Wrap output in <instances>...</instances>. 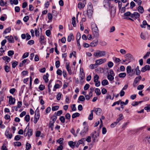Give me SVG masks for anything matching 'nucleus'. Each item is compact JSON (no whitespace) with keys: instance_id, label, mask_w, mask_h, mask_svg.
<instances>
[{"instance_id":"9","label":"nucleus","mask_w":150,"mask_h":150,"mask_svg":"<svg viewBox=\"0 0 150 150\" xmlns=\"http://www.w3.org/2000/svg\"><path fill=\"white\" fill-rule=\"evenodd\" d=\"M150 69V66L149 65H147L145 66L144 67H142L141 71L142 72H144L146 70H149Z\"/></svg>"},{"instance_id":"45","label":"nucleus","mask_w":150,"mask_h":150,"mask_svg":"<svg viewBox=\"0 0 150 150\" xmlns=\"http://www.w3.org/2000/svg\"><path fill=\"white\" fill-rule=\"evenodd\" d=\"M26 146V149L27 150L30 149L31 147V144L28 143H27L25 145Z\"/></svg>"},{"instance_id":"61","label":"nucleus","mask_w":150,"mask_h":150,"mask_svg":"<svg viewBox=\"0 0 150 150\" xmlns=\"http://www.w3.org/2000/svg\"><path fill=\"white\" fill-rule=\"evenodd\" d=\"M130 8L132 9L135 6V3L133 1H132L130 4Z\"/></svg>"},{"instance_id":"11","label":"nucleus","mask_w":150,"mask_h":150,"mask_svg":"<svg viewBox=\"0 0 150 150\" xmlns=\"http://www.w3.org/2000/svg\"><path fill=\"white\" fill-rule=\"evenodd\" d=\"M98 40L97 39L95 40L91 43L90 46L92 47H95L98 45Z\"/></svg>"},{"instance_id":"17","label":"nucleus","mask_w":150,"mask_h":150,"mask_svg":"<svg viewBox=\"0 0 150 150\" xmlns=\"http://www.w3.org/2000/svg\"><path fill=\"white\" fill-rule=\"evenodd\" d=\"M40 115L39 111L38 108L36 109L35 111V116L34 117H36L38 118H39Z\"/></svg>"},{"instance_id":"55","label":"nucleus","mask_w":150,"mask_h":150,"mask_svg":"<svg viewBox=\"0 0 150 150\" xmlns=\"http://www.w3.org/2000/svg\"><path fill=\"white\" fill-rule=\"evenodd\" d=\"M59 108V106H53L52 108V110L53 111H55L56 110H57Z\"/></svg>"},{"instance_id":"36","label":"nucleus","mask_w":150,"mask_h":150,"mask_svg":"<svg viewBox=\"0 0 150 150\" xmlns=\"http://www.w3.org/2000/svg\"><path fill=\"white\" fill-rule=\"evenodd\" d=\"M107 78L108 80H109L110 81H112L114 79L113 76L111 75L108 74L107 76Z\"/></svg>"},{"instance_id":"58","label":"nucleus","mask_w":150,"mask_h":150,"mask_svg":"<svg viewBox=\"0 0 150 150\" xmlns=\"http://www.w3.org/2000/svg\"><path fill=\"white\" fill-rule=\"evenodd\" d=\"M14 146H21V144L20 142H16L14 143Z\"/></svg>"},{"instance_id":"40","label":"nucleus","mask_w":150,"mask_h":150,"mask_svg":"<svg viewBox=\"0 0 150 150\" xmlns=\"http://www.w3.org/2000/svg\"><path fill=\"white\" fill-rule=\"evenodd\" d=\"M132 13L129 11L127 12L124 14V17H127L130 16L131 17Z\"/></svg>"},{"instance_id":"22","label":"nucleus","mask_w":150,"mask_h":150,"mask_svg":"<svg viewBox=\"0 0 150 150\" xmlns=\"http://www.w3.org/2000/svg\"><path fill=\"white\" fill-rule=\"evenodd\" d=\"M125 57L127 59H130L132 57V55L130 54H127L125 55Z\"/></svg>"},{"instance_id":"41","label":"nucleus","mask_w":150,"mask_h":150,"mask_svg":"<svg viewBox=\"0 0 150 150\" xmlns=\"http://www.w3.org/2000/svg\"><path fill=\"white\" fill-rule=\"evenodd\" d=\"M56 114V113H55L54 114V115H53V116H52V117H51L52 118V121L53 122L52 123H54L55 121H56L57 119V117L56 116V115H55Z\"/></svg>"},{"instance_id":"3","label":"nucleus","mask_w":150,"mask_h":150,"mask_svg":"<svg viewBox=\"0 0 150 150\" xmlns=\"http://www.w3.org/2000/svg\"><path fill=\"white\" fill-rule=\"evenodd\" d=\"M91 136L92 140L93 142H95L98 141V137L99 136V133L98 132L94 131V132L91 134Z\"/></svg>"},{"instance_id":"12","label":"nucleus","mask_w":150,"mask_h":150,"mask_svg":"<svg viewBox=\"0 0 150 150\" xmlns=\"http://www.w3.org/2000/svg\"><path fill=\"white\" fill-rule=\"evenodd\" d=\"M28 131L27 132L24 134V136H26L28 135L29 137H30L32 135L33 130L31 129H28Z\"/></svg>"},{"instance_id":"19","label":"nucleus","mask_w":150,"mask_h":150,"mask_svg":"<svg viewBox=\"0 0 150 150\" xmlns=\"http://www.w3.org/2000/svg\"><path fill=\"white\" fill-rule=\"evenodd\" d=\"M138 11L140 13H142L144 11L143 7L141 6H139L138 7Z\"/></svg>"},{"instance_id":"24","label":"nucleus","mask_w":150,"mask_h":150,"mask_svg":"<svg viewBox=\"0 0 150 150\" xmlns=\"http://www.w3.org/2000/svg\"><path fill=\"white\" fill-rule=\"evenodd\" d=\"M81 38V35L79 33H78L76 37V39L77 41V44H78V43H79V40Z\"/></svg>"},{"instance_id":"54","label":"nucleus","mask_w":150,"mask_h":150,"mask_svg":"<svg viewBox=\"0 0 150 150\" xmlns=\"http://www.w3.org/2000/svg\"><path fill=\"white\" fill-rule=\"evenodd\" d=\"M144 86L143 85H140L138 86L137 87L138 90H140L144 88Z\"/></svg>"},{"instance_id":"18","label":"nucleus","mask_w":150,"mask_h":150,"mask_svg":"<svg viewBox=\"0 0 150 150\" xmlns=\"http://www.w3.org/2000/svg\"><path fill=\"white\" fill-rule=\"evenodd\" d=\"M80 74V82L81 83H82L83 82V80L84 79L85 77V74L83 73V74Z\"/></svg>"},{"instance_id":"56","label":"nucleus","mask_w":150,"mask_h":150,"mask_svg":"<svg viewBox=\"0 0 150 150\" xmlns=\"http://www.w3.org/2000/svg\"><path fill=\"white\" fill-rule=\"evenodd\" d=\"M62 110H60L58 111L56 113L55 115L57 116H60L62 113Z\"/></svg>"},{"instance_id":"1","label":"nucleus","mask_w":150,"mask_h":150,"mask_svg":"<svg viewBox=\"0 0 150 150\" xmlns=\"http://www.w3.org/2000/svg\"><path fill=\"white\" fill-rule=\"evenodd\" d=\"M91 27L93 35L95 37H98L99 35V30L96 25L94 23L92 24Z\"/></svg>"},{"instance_id":"27","label":"nucleus","mask_w":150,"mask_h":150,"mask_svg":"<svg viewBox=\"0 0 150 150\" xmlns=\"http://www.w3.org/2000/svg\"><path fill=\"white\" fill-rule=\"evenodd\" d=\"M102 85L103 86L107 85L108 84V81L106 79L103 80L101 82Z\"/></svg>"},{"instance_id":"50","label":"nucleus","mask_w":150,"mask_h":150,"mask_svg":"<svg viewBox=\"0 0 150 150\" xmlns=\"http://www.w3.org/2000/svg\"><path fill=\"white\" fill-rule=\"evenodd\" d=\"M8 56H11L14 54V52L12 50H9L8 52Z\"/></svg>"},{"instance_id":"13","label":"nucleus","mask_w":150,"mask_h":150,"mask_svg":"<svg viewBox=\"0 0 150 150\" xmlns=\"http://www.w3.org/2000/svg\"><path fill=\"white\" fill-rule=\"evenodd\" d=\"M16 100L13 98L12 96H10L9 97V102L10 104H14L15 103Z\"/></svg>"},{"instance_id":"44","label":"nucleus","mask_w":150,"mask_h":150,"mask_svg":"<svg viewBox=\"0 0 150 150\" xmlns=\"http://www.w3.org/2000/svg\"><path fill=\"white\" fill-rule=\"evenodd\" d=\"M99 77L98 75L96 74L95 75L94 77V82H96L98 81Z\"/></svg>"},{"instance_id":"6","label":"nucleus","mask_w":150,"mask_h":150,"mask_svg":"<svg viewBox=\"0 0 150 150\" xmlns=\"http://www.w3.org/2000/svg\"><path fill=\"white\" fill-rule=\"evenodd\" d=\"M88 130V127L85 126L83 127V129L81 130L80 133V134L81 135H84L87 133Z\"/></svg>"},{"instance_id":"8","label":"nucleus","mask_w":150,"mask_h":150,"mask_svg":"<svg viewBox=\"0 0 150 150\" xmlns=\"http://www.w3.org/2000/svg\"><path fill=\"white\" fill-rule=\"evenodd\" d=\"M140 14L137 12H134L133 13H132L131 17L132 18H134L136 20L138 18H139L140 17Z\"/></svg>"},{"instance_id":"26","label":"nucleus","mask_w":150,"mask_h":150,"mask_svg":"<svg viewBox=\"0 0 150 150\" xmlns=\"http://www.w3.org/2000/svg\"><path fill=\"white\" fill-rule=\"evenodd\" d=\"M11 27H8L6 28L3 32V34H6L7 33H10L11 31Z\"/></svg>"},{"instance_id":"20","label":"nucleus","mask_w":150,"mask_h":150,"mask_svg":"<svg viewBox=\"0 0 150 150\" xmlns=\"http://www.w3.org/2000/svg\"><path fill=\"white\" fill-rule=\"evenodd\" d=\"M94 110H92L91 111V113L89 115L88 117V119L89 120H92L93 118V112L94 111Z\"/></svg>"},{"instance_id":"37","label":"nucleus","mask_w":150,"mask_h":150,"mask_svg":"<svg viewBox=\"0 0 150 150\" xmlns=\"http://www.w3.org/2000/svg\"><path fill=\"white\" fill-rule=\"evenodd\" d=\"M80 115V114L78 112H76L73 114L72 115V117L73 118H75L77 117H79Z\"/></svg>"},{"instance_id":"28","label":"nucleus","mask_w":150,"mask_h":150,"mask_svg":"<svg viewBox=\"0 0 150 150\" xmlns=\"http://www.w3.org/2000/svg\"><path fill=\"white\" fill-rule=\"evenodd\" d=\"M127 72L128 74L131 72L132 68L130 66H128L126 68Z\"/></svg>"},{"instance_id":"15","label":"nucleus","mask_w":150,"mask_h":150,"mask_svg":"<svg viewBox=\"0 0 150 150\" xmlns=\"http://www.w3.org/2000/svg\"><path fill=\"white\" fill-rule=\"evenodd\" d=\"M68 144L72 148L74 149L76 145V142H73L72 141H70L68 142Z\"/></svg>"},{"instance_id":"46","label":"nucleus","mask_w":150,"mask_h":150,"mask_svg":"<svg viewBox=\"0 0 150 150\" xmlns=\"http://www.w3.org/2000/svg\"><path fill=\"white\" fill-rule=\"evenodd\" d=\"M62 94L61 93H59L57 96V99L58 100H60L61 98Z\"/></svg>"},{"instance_id":"52","label":"nucleus","mask_w":150,"mask_h":150,"mask_svg":"<svg viewBox=\"0 0 150 150\" xmlns=\"http://www.w3.org/2000/svg\"><path fill=\"white\" fill-rule=\"evenodd\" d=\"M48 76L44 75L43 76V79L45 80V83H47L48 81Z\"/></svg>"},{"instance_id":"29","label":"nucleus","mask_w":150,"mask_h":150,"mask_svg":"<svg viewBox=\"0 0 150 150\" xmlns=\"http://www.w3.org/2000/svg\"><path fill=\"white\" fill-rule=\"evenodd\" d=\"M143 24H141L140 25V26L142 28H146L145 25H148L147 23L146 22V20H144L142 22Z\"/></svg>"},{"instance_id":"63","label":"nucleus","mask_w":150,"mask_h":150,"mask_svg":"<svg viewBox=\"0 0 150 150\" xmlns=\"http://www.w3.org/2000/svg\"><path fill=\"white\" fill-rule=\"evenodd\" d=\"M60 62L59 61H57L55 62V66L57 68H58L60 66Z\"/></svg>"},{"instance_id":"53","label":"nucleus","mask_w":150,"mask_h":150,"mask_svg":"<svg viewBox=\"0 0 150 150\" xmlns=\"http://www.w3.org/2000/svg\"><path fill=\"white\" fill-rule=\"evenodd\" d=\"M88 9H93L92 5L91 3H88Z\"/></svg>"},{"instance_id":"25","label":"nucleus","mask_w":150,"mask_h":150,"mask_svg":"<svg viewBox=\"0 0 150 150\" xmlns=\"http://www.w3.org/2000/svg\"><path fill=\"white\" fill-rule=\"evenodd\" d=\"M2 59L4 60H6L7 62H9L11 60V58L7 56H5L2 57Z\"/></svg>"},{"instance_id":"47","label":"nucleus","mask_w":150,"mask_h":150,"mask_svg":"<svg viewBox=\"0 0 150 150\" xmlns=\"http://www.w3.org/2000/svg\"><path fill=\"white\" fill-rule=\"evenodd\" d=\"M97 65L96 64V63L94 64H91L90 66V68L91 69H93L97 68Z\"/></svg>"},{"instance_id":"32","label":"nucleus","mask_w":150,"mask_h":150,"mask_svg":"<svg viewBox=\"0 0 150 150\" xmlns=\"http://www.w3.org/2000/svg\"><path fill=\"white\" fill-rule=\"evenodd\" d=\"M72 24L74 27H75L76 25V18L75 17H73L72 18Z\"/></svg>"},{"instance_id":"7","label":"nucleus","mask_w":150,"mask_h":150,"mask_svg":"<svg viewBox=\"0 0 150 150\" xmlns=\"http://www.w3.org/2000/svg\"><path fill=\"white\" fill-rule=\"evenodd\" d=\"M106 61V59L105 58L100 59H99L96 61V64L98 65L102 64L103 63L105 62Z\"/></svg>"},{"instance_id":"21","label":"nucleus","mask_w":150,"mask_h":150,"mask_svg":"<svg viewBox=\"0 0 150 150\" xmlns=\"http://www.w3.org/2000/svg\"><path fill=\"white\" fill-rule=\"evenodd\" d=\"M141 79V76L139 75L135 79L134 82L137 83Z\"/></svg>"},{"instance_id":"10","label":"nucleus","mask_w":150,"mask_h":150,"mask_svg":"<svg viewBox=\"0 0 150 150\" xmlns=\"http://www.w3.org/2000/svg\"><path fill=\"white\" fill-rule=\"evenodd\" d=\"M66 67L69 74L71 75L72 74V72L71 69L70 67L69 64V63L67 62L66 63Z\"/></svg>"},{"instance_id":"30","label":"nucleus","mask_w":150,"mask_h":150,"mask_svg":"<svg viewBox=\"0 0 150 150\" xmlns=\"http://www.w3.org/2000/svg\"><path fill=\"white\" fill-rule=\"evenodd\" d=\"M8 40L10 43H14V42L13 38L12 35H10L9 38H8Z\"/></svg>"},{"instance_id":"49","label":"nucleus","mask_w":150,"mask_h":150,"mask_svg":"<svg viewBox=\"0 0 150 150\" xmlns=\"http://www.w3.org/2000/svg\"><path fill=\"white\" fill-rule=\"evenodd\" d=\"M45 88V86L42 84L40 85L39 87V89L40 91H43Z\"/></svg>"},{"instance_id":"42","label":"nucleus","mask_w":150,"mask_h":150,"mask_svg":"<svg viewBox=\"0 0 150 150\" xmlns=\"http://www.w3.org/2000/svg\"><path fill=\"white\" fill-rule=\"evenodd\" d=\"M78 100L81 101H84L85 100V98L83 96H80L78 98Z\"/></svg>"},{"instance_id":"64","label":"nucleus","mask_w":150,"mask_h":150,"mask_svg":"<svg viewBox=\"0 0 150 150\" xmlns=\"http://www.w3.org/2000/svg\"><path fill=\"white\" fill-rule=\"evenodd\" d=\"M144 109L145 110H147L148 112L150 111V104H149L148 106H146L144 107Z\"/></svg>"},{"instance_id":"38","label":"nucleus","mask_w":150,"mask_h":150,"mask_svg":"<svg viewBox=\"0 0 150 150\" xmlns=\"http://www.w3.org/2000/svg\"><path fill=\"white\" fill-rule=\"evenodd\" d=\"M126 75V74L125 73H121L119 74V76L120 78H124Z\"/></svg>"},{"instance_id":"62","label":"nucleus","mask_w":150,"mask_h":150,"mask_svg":"<svg viewBox=\"0 0 150 150\" xmlns=\"http://www.w3.org/2000/svg\"><path fill=\"white\" fill-rule=\"evenodd\" d=\"M21 136L17 135L15 137L14 139L16 141H18L21 139Z\"/></svg>"},{"instance_id":"31","label":"nucleus","mask_w":150,"mask_h":150,"mask_svg":"<svg viewBox=\"0 0 150 150\" xmlns=\"http://www.w3.org/2000/svg\"><path fill=\"white\" fill-rule=\"evenodd\" d=\"M4 69L6 72L8 73L10 71V67L8 65H6L4 66Z\"/></svg>"},{"instance_id":"5","label":"nucleus","mask_w":150,"mask_h":150,"mask_svg":"<svg viewBox=\"0 0 150 150\" xmlns=\"http://www.w3.org/2000/svg\"><path fill=\"white\" fill-rule=\"evenodd\" d=\"M39 40L40 43L42 45H45L46 44V41L43 35H41L39 38Z\"/></svg>"},{"instance_id":"16","label":"nucleus","mask_w":150,"mask_h":150,"mask_svg":"<svg viewBox=\"0 0 150 150\" xmlns=\"http://www.w3.org/2000/svg\"><path fill=\"white\" fill-rule=\"evenodd\" d=\"M74 39V37L72 33H70L69 35L68 36L67 38V41L69 42L71 41L72 40Z\"/></svg>"},{"instance_id":"39","label":"nucleus","mask_w":150,"mask_h":150,"mask_svg":"<svg viewBox=\"0 0 150 150\" xmlns=\"http://www.w3.org/2000/svg\"><path fill=\"white\" fill-rule=\"evenodd\" d=\"M30 117L29 115H28L25 116L24 118V120L26 122H29L30 120Z\"/></svg>"},{"instance_id":"2","label":"nucleus","mask_w":150,"mask_h":150,"mask_svg":"<svg viewBox=\"0 0 150 150\" xmlns=\"http://www.w3.org/2000/svg\"><path fill=\"white\" fill-rule=\"evenodd\" d=\"M106 54V51L98 50L96 52H94L93 56L96 57L98 58L105 56Z\"/></svg>"},{"instance_id":"33","label":"nucleus","mask_w":150,"mask_h":150,"mask_svg":"<svg viewBox=\"0 0 150 150\" xmlns=\"http://www.w3.org/2000/svg\"><path fill=\"white\" fill-rule=\"evenodd\" d=\"M5 134L6 136L9 139L11 138L12 136V134H9L8 133V131L7 132V131L5 132Z\"/></svg>"},{"instance_id":"14","label":"nucleus","mask_w":150,"mask_h":150,"mask_svg":"<svg viewBox=\"0 0 150 150\" xmlns=\"http://www.w3.org/2000/svg\"><path fill=\"white\" fill-rule=\"evenodd\" d=\"M94 110V111L95 112L96 114L98 115H100L101 112L102 111L101 109L100 108H95V110Z\"/></svg>"},{"instance_id":"59","label":"nucleus","mask_w":150,"mask_h":150,"mask_svg":"<svg viewBox=\"0 0 150 150\" xmlns=\"http://www.w3.org/2000/svg\"><path fill=\"white\" fill-rule=\"evenodd\" d=\"M71 107L72 111H75L76 110V108L75 104H74L72 105L71 106Z\"/></svg>"},{"instance_id":"4","label":"nucleus","mask_w":150,"mask_h":150,"mask_svg":"<svg viewBox=\"0 0 150 150\" xmlns=\"http://www.w3.org/2000/svg\"><path fill=\"white\" fill-rule=\"evenodd\" d=\"M93 9H88L87 12H83V15L85 16H88L89 18H91L93 14Z\"/></svg>"},{"instance_id":"51","label":"nucleus","mask_w":150,"mask_h":150,"mask_svg":"<svg viewBox=\"0 0 150 150\" xmlns=\"http://www.w3.org/2000/svg\"><path fill=\"white\" fill-rule=\"evenodd\" d=\"M18 62L17 61L14 62L12 64V67L13 68H15V67L18 65Z\"/></svg>"},{"instance_id":"48","label":"nucleus","mask_w":150,"mask_h":150,"mask_svg":"<svg viewBox=\"0 0 150 150\" xmlns=\"http://www.w3.org/2000/svg\"><path fill=\"white\" fill-rule=\"evenodd\" d=\"M63 140L64 139L63 138H61L57 140V142L60 144H63Z\"/></svg>"},{"instance_id":"57","label":"nucleus","mask_w":150,"mask_h":150,"mask_svg":"<svg viewBox=\"0 0 150 150\" xmlns=\"http://www.w3.org/2000/svg\"><path fill=\"white\" fill-rule=\"evenodd\" d=\"M42 96H40L39 97V99H40V103L41 105H42L44 104V102L43 100L42 99Z\"/></svg>"},{"instance_id":"23","label":"nucleus","mask_w":150,"mask_h":150,"mask_svg":"<svg viewBox=\"0 0 150 150\" xmlns=\"http://www.w3.org/2000/svg\"><path fill=\"white\" fill-rule=\"evenodd\" d=\"M119 117L118 118L116 122L118 123L120 121L122 120L123 118V115L122 114H120L119 115Z\"/></svg>"},{"instance_id":"34","label":"nucleus","mask_w":150,"mask_h":150,"mask_svg":"<svg viewBox=\"0 0 150 150\" xmlns=\"http://www.w3.org/2000/svg\"><path fill=\"white\" fill-rule=\"evenodd\" d=\"M136 74L137 75H139L140 74V71L139 69V67L137 66L135 69Z\"/></svg>"},{"instance_id":"43","label":"nucleus","mask_w":150,"mask_h":150,"mask_svg":"<svg viewBox=\"0 0 150 150\" xmlns=\"http://www.w3.org/2000/svg\"><path fill=\"white\" fill-rule=\"evenodd\" d=\"M59 120L62 123H64L65 121V118L64 116H61L59 118Z\"/></svg>"},{"instance_id":"35","label":"nucleus","mask_w":150,"mask_h":150,"mask_svg":"<svg viewBox=\"0 0 150 150\" xmlns=\"http://www.w3.org/2000/svg\"><path fill=\"white\" fill-rule=\"evenodd\" d=\"M95 92L96 94L98 96L100 95L101 94L100 90V89L98 88H96L95 90Z\"/></svg>"},{"instance_id":"60","label":"nucleus","mask_w":150,"mask_h":150,"mask_svg":"<svg viewBox=\"0 0 150 150\" xmlns=\"http://www.w3.org/2000/svg\"><path fill=\"white\" fill-rule=\"evenodd\" d=\"M35 35L36 37L38 36L39 35V31L38 30L37 28L35 29Z\"/></svg>"}]
</instances>
